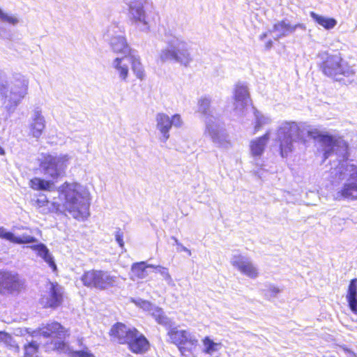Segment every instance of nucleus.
I'll return each instance as SVG.
<instances>
[{"label":"nucleus","mask_w":357,"mask_h":357,"mask_svg":"<svg viewBox=\"0 0 357 357\" xmlns=\"http://www.w3.org/2000/svg\"><path fill=\"white\" fill-rule=\"evenodd\" d=\"M234 97L235 111L238 113L243 112L250 101V94L247 86L242 84H236Z\"/></svg>","instance_id":"obj_17"},{"label":"nucleus","mask_w":357,"mask_h":357,"mask_svg":"<svg viewBox=\"0 0 357 357\" xmlns=\"http://www.w3.org/2000/svg\"><path fill=\"white\" fill-rule=\"evenodd\" d=\"M171 239L174 241V244H176L177 245V248L179 247V245H181V243L178 241V240L174 237V236H172L171 237Z\"/></svg>","instance_id":"obj_54"},{"label":"nucleus","mask_w":357,"mask_h":357,"mask_svg":"<svg viewBox=\"0 0 357 357\" xmlns=\"http://www.w3.org/2000/svg\"><path fill=\"white\" fill-rule=\"evenodd\" d=\"M127 58L129 59V61L132 65V70L136 77L142 80L145 77L144 70L143 66L140 61V58L139 55L136 54L135 50H132L128 56Z\"/></svg>","instance_id":"obj_27"},{"label":"nucleus","mask_w":357,"mask_h":357,"mask_svg":"<svg viewBox=\"0 0 357 357\" xmlns=\"http://www.w3.org/2000/svg\"><path fill=\"white\" fill-rule=\"evenodd\" d=\"M269 137L270 133L267 132L263 136L250 142V151L253 156H261L263 154Z\"/></svg>","instance_id":"obj_25"},{"label":"nucleus","mask_w":357,"mask_h":357,"mask_svg":"<svg viewBox=\"0 0 357 357\" xmlns=\"http://www.w3.org/2000/svg\"><path fill=\"white\" fill-rule=\"evenodd\" d=\"M181 357H190L192 355V350L191 351V353H189L188 351H184V352H180Z\"/></svg>","instance_id":"obj_51"},{"label":"nucleus","mask_w":357,"mask_h":357,"mask_svg":"<svg viewBox=\"0 0 357 357\" xmlns=\"http://www.w3.org/2000/svg\"><path fill=\"white\" fill-rule=\"evenodd\" d=\"M152 317L156 322L166 328L168 331L174 327V322L169 318L161 307H158L152 313Z\"/></svg>","instance_id":"obj_28"},{"label":"nucleus","mask_w":357,"mask_h":357,"mask_svg":"<svg viewBox=\"0 0 357 357\" xmlns=\"http://www.w3.org/2000/svg\"><path fill=\"white\" fill-rule=\"evenodd\" d=\"M24 287V281L14 271L0 269V295L20 292Z\"/></svg>","instance_id":"obj_12"},{"label":"nucleus","mask_w":357,"mask_h":357,"mask_svg":"<svg viewBox=\"0 0 357 357\" xmlns=\"http://www.w3.org/2000/svg\"><path fill=\"white\" fill-rule=\"evenodd\" d=\"M266 289H263L264 296L271 300L277 297L278 294L281 291V290L273 284L266 285Z\"/></svg>","instance_id":"obj_38"},{"label":"nucleus","mask_w":357,"mask_h":357,"mask_svg":"<svg viewBox=\"0 0 357 357\" xmlns=\"http://www.w3.org/2000/svg\"><path fill=\"white\" fill-rule=\"evenodd\" d=\"M310 15L315 22L322 26L326 29H333L337 24V21L334 18L326 17L313 11L310 12Z\"/></svg>","instance_id":"obj_30"},{"label":"nucleus","mask_w":357,"mask_h":357,"mask_svg":"<svg viewBox=\"0 0 357 357\" xmlns=\"http://www.w3.org/2000/svg\"><path fill=\"white\" fill-rule=\"evenodd\" d=\"M347 300L351 310L354 314H357V279L356 278L350 281Z\"/></svg>","instance_id":"obj_26"},{"label":"nucleus","mask_w":357,"mask_h":357,"mask_svg":"<svg viewBox=\"0 0 357 357\" xmlns=\"http://www.w3.org/2000/svg\"><path fill=\"white\" fill-rule=\"evenodd\" d=\"M166 47L160 54V59L162 63L173 61L188 66L192 61L190 45L182 36L165 35Z\"/></svg>","instance_id":"obj_3"},{"label":"nucleus","mask_w":357,"mask_h":357,"mask_svg":"<svg viewBox=\"0 0 357 357\" xmlns=\"http://www.w3.org/2000/svg\"><path fill=\"white\" fill-rule=\"evenodd\" d=\"M31 249L37 252L38 255L43 259V260L49 264V266L54 270L56 268V264L54 261V259L50 252V250L47 248V246L43 243H39L36 245H33L29 246Z\"/></svg>","instance_id":"obj_24"},{"label":"nucleus","mask_w":357,"mask_h":357,"mask_svg":"<svg viewBox=\"0 0 357 357\" xmlns=\"http://www.w3.org/2000/svg\"><path fill=\"white\" fill-rule=\"evenodd\" d=\"M91 357H95L93 354H92V356Z\"/></svg>","instance_id":"obj_58"},{"label":"nucleus","mask_w":357,"mask_h":357,"mask_svg":"<svg viewBox=\"0 0 357 357\" xmlns=\"http://www.w3.org/2000/svg\"><path fill=\"white\" fill-rule=\"evenodd\" d=\"M318 57L321 61L320 68L325 75L339 82L344 77L352 79L356 77V70L343 60L340 53L330 54L327 52H322Z\"/></svg>","instance_id":"obj_4"},{"label":"nucleus","mask_w":357,"mask_h":357,"mask_svg":"<svg viewBox=\"0 0 357 357\" xmlns=\"http://www.w3.org/2000/svg\"><path fill=\"white\" fill-rule=\"evenodd\" d=\"M210 104L209 98H202L198 102V111L206 118V129L213 142L218 146H222L226 141L227 135L222 123L218 115L213 114Z\"/></svg>","instance_id":"obj_6"},{"label":"nucleus","mask_w":357,"mask_h":357,"mask_svg":"<svg viewBox=\"0 0 357 357\" xmlns=\"http://www.w3.org/2000/svg\"><path fill=\"white\" fill-rule=\"evenodd\" d=\"M0 22L6 23L10 25L15 26L19 23V19L14 15L8 14L4 12L0 8Z\"/></svg>","instance_id":"obj_34"},{"label":"nucleus","mask_w":357,"mask_h":357,"mask_svg":"<svg viewBox=\"0 0 357 357\" xmlns=\"http://www.w3.org/2000/svg\"><path fill=\"white\" fill-rule=\"evenodd\" d=\"M318 139L322 147L324 160L336 155L342 161L335 169V175L340 180H344L342 187L336 192L334 197L337 200L357 199V166L349 164L348 144L342 139H337L328 134H324L316 128H311L304 123L295 121H283L279 126L275 142L279 144L280 155L287 158L294 150V144L305 142V135Z\"/></svg>","instance_id":"obj_1"},{"label":"nucleus","mask_w":357,"mask_h":357,"mask_svg":"<svg viewBox=\"0 0 357 357\" xmlns=\"http://www.w3.org/2000/svg\"><path fill=\"white\" fill-rule=\"evenodd\" d=\"M40 328H38L37 330H34L31 332H30L29 331V329H27V333H29L32 337H36L37 335H40Z\"/></svg>","instance_id":"obj_50"},{"label":"nucleus","mask_w":357,"mask_h":357,"mask_svg":"<svg viewBox=\"0 0 357 357\" xmlns=\"http://www.w3.org/2000/svg\"><path fill=\"white\" fill-rule=\"evenodd\" d=\"M169 342L176 344L180 352L191 351L196 347L198 340L196 336L186 330H179L177 327L170 328L167 332Z\"/></svg>","instance_id":"obj_11"},{"label":"nucleus","mask_w":357,"mask_h":357,"mask_svg":"<svg viewBox=\"0 0 357 357\" xmlns=\"http://www.w3.org/2000/svg\"><path fill=\"white\" fill-rule=\"evenodd\" d=\"M171 126L179 128L182 125V120L179 114H174L170 118Z\"/></svg>","instance_id":"obj_42"},{"label":"nucleus","mask_w":357,"mask_h":357,"mask_svg":"<svg viewBox=\"0 0 357 357\" xmlns=\"http://www.w3.org/2000/svg\"><path fill=\"white\" fill-rule=\"evenodd\" d=\"M126 57L116 58L113 62V67L118 71L119 77L122 81L126 82L128 75V67L126 64H123V61Z\"/></svg>","instance_id":"obj_32"},{"label":"nucleus","mask_w":357,"mask_h":357,"mask_svg":"<svg viewBox=\"0 0 357 357\" xmlns=\"http://www.w3.org/2000/svg\"><path fill=\"white\" fill-rule=\"evenodd\" d=\"M126 3L128 6V14L132 24L137 26L140 31L147 32L150 26L145 11V6L149 3V0H130Z\"/></svg>","instance_id":"obj_9"},{"label":"nucleus","mask_w":357,"mask_h":357,"mask_svg":"<svg viewBox=\"0 0 357 357\" xmlns=\"http://www.w3.org/2000/svg\"><path fill=\"white\" fill-rule=\"evenodd\" d=\"M268 33H270L269 31L268 32H265V33H263L262 34H261L259 36L260 40H264L267 37Z\"/></svg>","instance_id":"obj_55"},{"label":"nucleus","mask_w":357,"mask_h":357,"mask_svg":"<svg viewBox=\"0 0 357 357\" xmlns=\"http://www.w3.org/2000/svg\"><path fill=\"white\" fill-rule=\"evenodd\" d=\"M129 349L134 354H142L147 352L150 348L148 339L137 328L133 331L127 342Z\"/></svg>","instance_id":"obj_16"},{"label":"nucleus","mask_w":357,"mask_h":357,"mask_svg":"<svg viewBox=\"0 0 357 357\" xmlns=\"http://www.w3.org/2000/svg\"><path fill=\"white\" fill-rule=\"evenodd\" d=\"M0 37L4 39H10L12 37L11 31L6 27L0 26Z\"/></svg>","instance_id":"obj_45"},{"label":"nucleus","mask_w":357,"mask_h":357,"mask_svg":"<svg viewBox=\"0 0 357 357\" xmlns=\"http://www.w3.org/2000/svg\"><path fill=\"white\" fill-rule=\"evenodd\" d=\"M135 328H128L122 323H116L112 326L110 335L116 339L119 344H127Z\"/></svg>","instance_id":"obj_18"},{"label":"nucleus","mask_w":357,"mask_h":357,"mask_svg":"<svg viewBox=\"0 0 357 357\" xmlns=\"http://www.w3.org/2000/svg\"><path fill=\"white\" fill-rule=\"evenodd\" d=\"M347 351H348V353H349V354H351V356H355V354H354L353 351H350V350H349V349L347 350Z\"/></svg>","instance_id":"obj_57"},{"label":"nucleus","mask_w":357,"mask_h":357,"mask_svg":"<svg viewBox=\"0 0 357 357\" xmlns=\"http://www.w3.org/2000/svg\"><path fill=\"white\" fill-rule=\"evenodd\" d=\"M156 121V128L158 130L162 135L160 141L166 142L169 138V130L172 128L170 117L165 113H158L155 116Z\"/></svg>","instance_id":"obj_19"},{"label":"nucleus","mask_w":357,"mask_h":357,"mask_svg":"<svg viewBox=\"0 0 357 357\" xmlns=\"http://www.w3.org/2000/svg\"><path fill=\"white\" fill-rule=\"evenodd\" d=\"M24 357H38L39 344L36 341H31L24 346Z\"/></svg>","instance_id":"obj_33"},{"label":"nucleus","mask_w":357,"mask_h":357,"mask_svg":"<svg viewBox=\"0 0 357 357\" xmlns=\"http://www.w3.org/2000/svg\"><path fill=\"white\" fill-rule=\"evenodd\" d=\"M10 336V334H9L8 333L0 331V344H4L5 342L7 340V338H8Z\"/></svg>","instance_id":"obj_47"},{"label":"nucleus","mask_w":357,"mask_h":357,"mask_svg":"<svg viewBox=\"0 0 357 357\" xmlns=\"http://www.w3.org/2000/svg\"><path fill=\"white\" fill-rule=\"evenodd\" d=\"M161 272L160 274L162 276L165 280H166L168 283L172 281V277L169 273L168 269L167 268H160Z\"/></svg>","instance_id":"obj_46"},{"label":"nucleus","mask_w":357,"mask_h":357,"mask_svg":"<svg viewBox=\"0 0 357 357\" xmlns=\"http://www.w3.org/2000/svg\"><path fill=\"white\" fill-rule=\"evenodd\" d=\"M4 154H5L4 149L1 146H0V155H3Z\"/></svg>","instance_id":"obj_56"},{"label":"nucleus","mask_w":357,"mask_h":357,"mask_svg":"<svg viewBox=\"0 0 357 357\" xmlns=\"http://www.w3.org/2000/svg\"><path fill=\"white\" fill-rule=\"evenodd\" d=\"M14 237L15 234L13 232L7 231L3 227H0V238L13 243Z\"/></svg>","instance_id":"obj_41"},{"label":"nucleus","mask_w":357,"mask_h":357,"mask_svg":"<svg viewBox=\"0 0 357 357\" xmlns=\"http://www.w3.org/2000/svg\"><path fill=\"white\" fill-rule=\"evenodd\" d=\"M69 159L68 154H44L40 159V172L47 178L57 181L65 174Z\"/></svg>","instance_id":"obj_7"},{"label":"nucleus","mask_w":357,"mask_h":357,"mask_svg":"<svg viewBox=\"0 0 357 357\" xmlns=\"http://www.w3.org/2000/svg\"><path fill=\"white\" fill-rule=\"evenodd\" d=\"M55 181L34 177L29 181V186L34 190L47 192L58 196L63 208L74 218L84 220L89 215V193L78 183L65 182L56 188Z\"/></svg>","instance_id":"obj_2"},{"label":"nucleus","mask_w":357,"mask_h":357,"mask_svg":"<svg viewBox=\"0 0 357 357\" xmlns=\"http://www.w3.org/2000/svg\"><path fill=\"white\" fill-rule=\"evenodd\" d=\"M297 31H301L302 33H304L306 31V26L301 23L292 25L287 19L278 21L273 24L272 29H269L270 33L274 34L273 39L275 40H279Z\"/></svg>","instance_id":"obj_14"},{"label":"nucleus","mask_w":357,"mask_h":357,"mask_svg":"<svg viewBox=\"0 0 357 357\" xmlns=\"http://www.w3.org/2000/svg\"><path fill=\"white\" fill-rule=\"evenodd\" d=\"M176 250H177V252H187V253H188V255L189 256H190V255H191V251H190L189 249H188L186 247H185L184 245H183L182 244L179 245V247H178V248H176Z\"/></svg>","instance_id":"obj_48"},{"label":"nucleus","mask_w":357,"mask_h":357,"mask_svg":"<svg viewBox=\"0 0 357 357\" xmlns=\"http://www.w3.org/2000/svg\"><path fill=\"white\" fill-rule=\"evenodd\" d=\"M38 239L32 236L27 234H22L20 236H16L15 235L13 243L15 244H29L38 243Z\"/></svg>","instance_id":"obj_37"},{"label":"nucleus","mask_w":357,"mask_h":357,"mask_svg":"<svg viewBox=\"0 0 357 357\" xmlns=\"http://www.w3.org/2000/svg\"><path fill=\"white\" fill-rule=\"evenodd\" d=\"M104 38L109 43L110 47L114 52L123 54L126 58L133 50L128 45L124 32L116 24H112L107 28L104 34Z\"/></svg>","instance_id":"obj_10"},{"label":"nucleus","mask_w":357,"mask_h":357,"mask_svg":"<svg viewBox=\"0 0 357 357\" xmlns=\"http://www.w3.org/2000/svg\"><path fill=\"white\" fill-rule=\"evenodd\" d=\"M231 265L241 273L250 278H256L258 275L257 267L247 257L242 255H234L231 259Z\"/></svg>","instance_id":"obj_15"},{"label":"nucleus","mask_w":357,"mask_h":357,"mask_svg":"<svg viewBox=\"0 0 357 357\" xmlns=\"http://www.w3.org/2000/svg\"><path fill=\"white\" fill-rule=\"evenodd\" d=\"M31 249L37 252L38 255L43 259V260L49 264V266L54 270L56 268V264L54 261V259L50 252V250L47 248V246L43 243H39L36 245H33L29 246Z\"/></svg>","instance_id":"obj_23"},{"label":"nucleus","mask_w":357,"mask_h":357,"mask_svg":"<svg viewBox=\"0 0 357 357\" xmlns=\"http://www.w3.org/2000/svg\"><path fill=\"white\" fill-rule=\"evenodd\" d=\"M254 114L256 121L255 127L256 130H259L264 125L268 124L271 121V119L268 117L264 116L257 109H255Z\"/></svg>","instance_id":"obj_36"},{"label":"nucleus","mask_w":357,"mask_h":357,"mask_svg":"<svg viewBox=\"0 0 357 357\" xmlns=\"http://www.w3.org/2000/svg\"><path fill=\"white\" fill-rule=\"evenodd\" d=\"M152 268H154L155 270V272H158L159 273L161 272L160 268H165V267L161 266H155L153 265V267H151Z\"/></svg>","instance_id":"obj_53"},{"label":"nucleus","mask_w":357,"mask_h":357,"mask_svg":"<svg viewBox=\"0 0 357 357\" xmlns=\"http://www.w3.org/2000/svg\"><path fill=\"white\" fill-rule=\"evenodd\" d=\"M8 349L13 351V352L16 354H19L20 349L16 341L14 340V338L10 336L7 338V340L3 344Z\"/></svg>","instance_id":"obj_39"},{"label":"nucleus","mask_w":357,"mask_h":357,"mask_svg":"<svg viewBox=\"0 0 357 357\" xmlns=\"http://www.w3.org/2000/svg\"><path fill=\"white\" fill-rule=\"evenodd\" d=\"M265 47L267 50H270L273 47V41L269 40L266 42Z\"/></svg>","instance_id":"obj_52"},{"label":"nucleus","mask_w":357,"mask_h":357,"mask_svg":"<svg viewBox=\"0 0 357 357\" xmlns=\"http://www.w3.org/2000/svg\"><path fill=\"white\" fill-rule=\"evenodd\" d=\"M150 267H153V265L145 261L135 262L131 266V273L137 279H144L149 275L146 269Z\"/></svg>","instance_id":"obj_29"},{"label":"nucleus","mask_w":357,"mask_h":357,"mask_svg":"<svg viewBox=\"0 0 357 357\" xmlns=\"http://www.w3.org/2000/svg\"><path fill=\"white\" fill-rule=\"evenodd\" d=\"M40 335L44 337H56L61 339L65 336V329L61 324L54 321L40 327Z\"/></svg>","instance_id":"obj_20"},{"label":"nucleus","mask_w":357,"mask_h":357,"mask_svg":"<svg viewBox=\"0 0 357 357\" xmlns=\"http://www.w3.org/2000/svg\"><path fill=\"white\" fill-rule=\"evenodd\" d=\"M31 249L37 252L38 255L43 259V260L49 264V266L54 270L56 268V264L54 261V259L50 252V250L47 248V246L43 243H39L36 245H33L29 246Z\"/></svg>","instance_id":"obj_22"},{"label":"nucleus","mask_w":357,"mask_h":357,"mask_svg":"<svg viewBox=\"0 0 357 357\" xmlns=\"http://www.w3.org/2000/svg\"><path fill=\"white\" fill-rule=\"evenodd\" d=\"M45 128V118L41 114V110L36 108L33 111L32 123L30 125V130L32 136L36 138L40 137Z\"/></svg>","instance_id":"obj_21"},{"label":"nucleus","mask_w":357,"mask_h":357,"mask_svg":"<svg viewBox=\"0 0 357 357\" xmlns=\"http://www.w3.org/2000/svg\"><path fill=\"white\" fill-rule=\"evenodd\" d=\"M55 346L58 349L63 350L66 347V344L63 341L59 340L55 342Z\"/></svg>","instance_id":"obj_49"},{"label":"nucleus","mask_w":357,"mask_h":357,"mask_svg":"<svg viewBox=\"0 0 357 357\" xmlns=\"http://www.w3.org/2000/svg\"><path fill=\"white\" fill-rule=\"evenodd\" d=\"M47 289L40 299V304L45 308H57L63 301V287L56 282H49Z\"/></svg>","instance_id":"obj_13"},{"label":"nucleus","mask_w":357,"mask_h":357,"mask_svg":"<svg viewBox=\"0 0 357 357\" xmlns=\"http://www.w3.org/2000/svg\"><path fill=\"white\" fill-rule=\"evenodd\" d=\"M138 305L143 308L144 310L148 311L152 316V313L155 312V310H158L159 307L155 306L151 302L144 300H140Z\"/></svg>","instance_id":"obj_40"},{"label":"nucleus","mask_w":357,"mask_h":357,"mask_svg":"<svg viewBox=\"0 0 357 357\" xmlns=\"http://www.w3.org/2000/svg\"><path fill=\"white\" fill-rule=\"evenodd\" d=\"M203 344L204 346L203 351L207 354H212L214 351H217L218 347L220 345V344L213 342L209 337H204Z\"/></svg>","instance_id":"obj_35"},{"label":"nucleus","mask_w":357,"mask_h":357,"mask_svg":"<svg viewBox=\"0 0 357 357\" xmlns=\"http://www.w3.org/2000/svg\"><path fill=\"white\" fill-rule=\"evenodd\" d=\"M80 280L83 285L88 288L103 291L114 287L117 278L109 271L92 269L84 271Z\"/></svg>","instance_id":"obj_8"},{"label":"nucleus","mask_w":357,"mask_h":357,"mask_svg":"<svg viewBox=\"0 0 357 357\" xmlns=\"http://www.w3.org/2000/svg\"><path fill=\"white\" fill-rule=\"evenodd\" d=\"M71 357H91L92 354L85 350L73 351L70 354Z\"/></svg>","instance_id":"obj_43"},{"label":"nucleus","mask_w":357,"mask_h":357,"mask_svg":"<svg viewBox=\"0 0 357 357\" xmlns=\"http://www.w3.org/2000/svg\"><path fill=\"white\" fill-rule=\"evenodd\" d=\"M29 80L22 75H16L9 90L8 82L0 76V96L8 112H13L28 93Z\"/></svg>","instance_id":"obj_5"},{"label":"nucleus","mask_w":357,"mask_h":357,"mask_svg":"<svg viewBox=\"0 0 357 357\" xmlns=\"http://www.w3.org/2000/svg\"><path fill=\"white\" fill-rule=\"evenodd\" d=\"M123 233L121 230V229H118L115 232V239L116 243L119 244V245L121 248H123L124 246V242H123Z\"/></svg>","instance_id":"obj_44"},{"label":"nucleus","mask_w":357,"mask_h":357,"mask_svg":"<svg viewBox=\"0 0 357 357\" xmlns=\"http://www.w3.org/2000/svg\"><path fill=\"white\" fill-rule=\"evenodd\" d=\"M52 198V205L54 206V209L58 212L60 211L61 207H63L62 202L61 201H56L55 196L47 197L46 195L42 194L39 195V197L36 200V204L38 207H42L47 205L50 201L49 199Z\"/></svg>","instance_id":"obj_31"}]
</instances>
